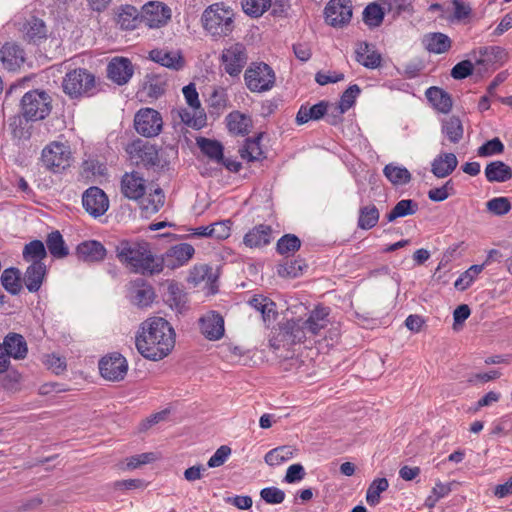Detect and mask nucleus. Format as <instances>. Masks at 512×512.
<instances>
[{"label": "nucleus", "instance_id": "nucleus-25", "mask_svg": "<svg viewBox=\"0 0 512 512\" xmlns=\"http://www.w3.org/2000/svg\"><path fill=\"white\" fill-rule=\"evenodd\" d=\"M271 240V226L259 224L245 234L243 243L249 248H259L270 244Z\"/></svg>", "mask_w": 512, "mask_h": 512}, {"label": "nucleus", "instance_id": "nucleus-46", "mask_svg": "<svg viewBox=\"0 0 512 512\" xmlns=\"http://www.w3.org/2000/svg\"><path fill=\"white\" fill-rule=\"evenodd\" d=\"M380 217L378 208L371 204L363 206L359 210L358 227L363 230H369L376 226Z\"/></svg>", "mask_w": 512, "mask_h": 512}, {"label": "nucleus", "instance_id": "nucleus-16", "mask_svg": "<svg viewBox=\"0 0 512 512\" xmlns=\"http://www.w3.org/2000/svg\"><path fill=\"white\" fill-rule=\"evenodd\" d=\"M330 309L324 306H317L309 312L308 317L303 320L305 329L308 334L316 336L322 329H325L329 324Z\"/></svg>", "mask_w": 512, "mask_h": 512}, {"label": "nucleus", "instance_id": "nucleus-15", "mask_svg": "<svg viewBox=\"0 0 512 512\" xmlns=\"http://www.w3.org/2000/svg\"><path fill=\"white\" fill-rule=\"evenodd\" d=\"M128 294L131 302L139 307L149 306L155 297L152 287L143 279L131 281L128 284Z\"/></svg>", "mask_w": 512, "mask_h": 512}, {"label": "nucleus", "instance_id": "nucleus-56", "mask_svg": "<svg viewBox=\"0 0 512 512\" xmlns=\"http://www.w3.org/2000/svg\"><path fill=\"white\" fill-rule=\"evenodd\" d=\"M389 487L386 478H377L372 481L366 492V501L370 506H376L380 502V494Z\"/></svg>", "mask_w": 512, "mask_h": 512}, {"label": "nucleus", "instance_id": "nucleus-52", "mask_svg": "<svg viewBox=\"0 0 512 512\" xmlns=\"http://www.w3.org/2000/svg\"><path fill=\"white\" fill-rule=\"evenodd\" d=\"M385 9L376 2L368 4L363 11V21L370 28L379 27L384 19Z\"/></svg>", "mask_w": 512, "mask_h": 512}, {"label": "nucleus", "instance_id": "nucleus-62", "mask_svg": "<svg viewBox=\"0 0 512 512\" xmlns=\"http://www.w3.org/2000/svg\"><path fill=\"white\" fill-rule=\"evenodd\" d=\"M3 375L0 377V386L4 390L7 391H16L18 390L22 375L14 369H9L2 373Z\"/></svg>", "mask_w": 512, "mask_h": 512}, {"label": "nucleus", "instance_id": "nucleus-17", "mask_svg": "<svg viewBox=\"0 0 512 512\" xmlns=\"http://www.w3.org/2000/svg\"><path fill=\"white\" fill-rule=\"evenodd\" d=\"M121 192L128 199L138 200L145 194V180L137 172L126 173L121 180Z\"/></svg>", "mask_w": 512, "mask_h": 512}, {"label": "nucleus", "instance_id": "nucleus-48", "mask_svg": "<svg viewBox=\"0 0 512 512\" xmlns=\"http://www.w3.org/2000/svg\"><path fill=\"white\" fill-rule=\"evenodd\" d=\"M296 451L297 449L290 445L279 446L270 450L264 459L268 465L275 466L291 459Z\"/></svg>", "mask_w": 512, "mask_h": 512}, {"label": "nucleus", "instance_id": "nucleus-64", "mask_svg": "<svg viewBox=\"0 0 512 512\" xmlns=\"http://www.w3.org/2000/svg\"><path fill=\"white\" fill-rule=\"evenodd\" d=\"M454 194V183L452 179H449L443 186L429 190L428 198L434 202H442L446 200L449 196Z\"/></svg>", "mask_w": 512, "mask_h": 512}, {"label": "nucleus", "instance_id": "nucleus-26", "mask_svg": "<svg viewBox=\"0 0 512 512\" xmlns=\"http://www.w3.org/2000/svg\"><path fill=\"white\" fill-rule=\"evenodd\" d=\"M47 267L44 262L30 263L27 267L23 282L29 292H37L44 281Z\"/></svg>", "mask_w": 512, "mask_h": 512}, {"label": "nucleus", "instance_id": "nucleus-63", "mask_svg": "<svg viewBox=\"0 0 512 512\" xmlns=\"http://www.w3.org/2000/svg\"><path fill=\"white\" fill-rule=\"evenodd\" d=\"M451 2L454 7V12L447 18L450 22H465L470 18L472 8L469 4L461 0H452Z\"/></svg>", "mask_w": 512, "mask_h": 512}, {"label": "nucleus", "instance_id": "nucleus-8", "mask_svg": "<svg viewBox=\"0 0 512 512\" xmlns=\"http://www.w3.org/2000/svg\"><path fill=\"white\" fill-rule=\"evenodd\" d=\"M194 254L195 248L189 243H178L170 246L162 254V271L164 268L173 271L187 265Z\"/></svg>", "mask_w": 512, "mask_h": 512}, {"label": "nucleus", "instance_id": "nucleus-4", "mask_svg": "<svg viewBox=\"0 0 512 512\" xmlns=\"http://www.w3.org/2000/svg\"><path fill=\"white\" fill-rule=\"evenodd\" d=\"M51 96L43 90H31L21 99V112L29 121H38L46 118L52 109Z\"/></svg>", "mask_w": 512, "mask_h": 512}, {"label": "nucleus", "instance_id": "nucleus-44", "mask_svg": "<svg viewBox=\"0 0 512 512\" xmlns=\"http://www.w3.org/2000/svg\"><path fill=\"white\" fill-rule=\"evenodd\" d=\"M141 100L151 101L156 100L160 96V80L156 74H148L142 88L138 92Z\"/></svg>", "mask_w": 512, "mask_h": 512}, {"label": "nucleus", "instance_id": "nucleus-58", "mask_svg": "<svg viewBox=\"0 0 512 512\" xmlns=\"http://www.w3.org/2000/svg\"><path fill=\"white\" fill-rule=\"evenodd\" d=\"M484 264L472 265L455 281L454 286L457 290L464 291L470 287L475 278L482 272Z\"/></svg>", "mask_w": 512, "mask_h": 512}, {"label": "nucleus", "instance_id": "nucleus-53", "mask_svg": "<svg viewBox=\"0 0 512 512\" xmlns=\"http://www.w3.org/2000/svg\"><path fill=\"white\" fill-rule=\"evenodd\" d=\"M301 247V240L295 234L283 235L276 244V251L280 255L289 256L297 252Z\"/></svg>", "mask_w": 512, "mask_h": 512}, {"label": "nucleus", "instance_id": "nucleus-50", "mask_svg": "<svg viewBox=\"0 0 512 512\" xmlns=\"http://www.w3.org/2000/svg\"><path fill=\"white\" fill-rule=\"evenodd\" d=\"M1 283L7 292L17 295L22 288L19 269L13 267L5 269L1 275Z\"/></svg>", "mask_w": 512, "mask_h": 512}, {"label": "nucleus", "instance_id": "nucleus-24", "mask_svg": "<svg viewBox=\"0 0 512 512\" xmlns=\"http://www.w3.org/2000/svg\"><path fill=\"white\" fill-rule=\"evenodd\" d=\"M76 254L84 262H99L106 256V249L96 240H88L77 246Z\"/></svg>", "mask_w": 512, "mask_h": 512}, {"label": "nucleus", "instance_id": "nucleus-11", "mask_svg": "<svg viewBox=\"0 0 512 512\" xmlns=\"http://www.w3.org/2000/svg\"><path fill=\"white\" fill-rule=\"evenodd\" d=\"M99 370L106 380L121 381L127 374L128 364L121 354L114 353L99 362Z\"/></svg>", "mask_w": 512, "mask_h": 512}, {"label": "nucleus", "instance_id": "nucleus-31", "mask_svg": "<svg viewBox=\"0 0 512 512\" xmlns=\"http://www.w3.org/2000/svg\"><path fill=\"white\" fill-rule=\"evenodd\" d=\"M355 59L358 63L369 69L378 68L381 64V55L371 50V45L367 42H359L355 50Z\"/></svg>", "mask_w": 512, "mask_h": 512}, {"label": "nucleus", "instance_id": "nucleus-39", "mask_svg": "<svg viewBox=\"0 0 512 512\" xmlns=\"http://www.w3.org/2000/svg\"><path fill=\"white\" fill-rule=\"evenodd\" d=\"M186 280L188 283L195 286L204 280L213 284L217 280V275L213 273L212 267L208 264H197L190 269Z\"/></svg>", "mask_w": 512, "mask_h": 512}, {"label": "nucleus", "instance_id": "nucleus-34", "mask_svg": "<svg viewBox=\"0 0 512 512\" xmlns=\"http://www.w3.org/2000/svg\"><path fill=\"white\" fill-rule=\"evenodd\" d=\"M485 177L488 182H506L512 178V169L503 161H492L485 167Z\"/></svg>", "mask_w": 512, "mask_h": 512}, {"label": "nucleus", "instance_id": "nucleus-2", "mask_svg": "<svg viewBox=\"0 0 512 512\" xmlns=\"http://www.w3.org/2000/svg\"><path fill=\"white\" fill-rule=\"evenodd\" d=\"M201 22L204 30L214 40H218L234 31L235 14L233 9L224 3H214L203 11Z\"/></svg>", "mask_w": 512, "mask_h": 512}, {"label": "nucleus", "instance_id": "nucleus-43", "mask_svg": "<svg viewBox=\"0 0 512 512\" xmlns=\"http://www.w3.org/2000/svg\"><path fill=\"white\" fill-rule=\"evenodd\" d=\"M46 245L50 254L58 259H62L69 254L68 247L59 231H53L48 234Z\"/></svg>", "mask_w": 512, "mask_h": 512}, {"label": "nucleus", "instance_id": "nucleus-57", "mask_svg": "<svg viewBox=\"0 0 512 512\" xmlns=\"http://www.w3.org/2000/svg\"><path fill=\"white\" fill-rule=\"evenodd\" d=\"M242 9L250 17L262 16L271 6V0H242Z\"/></svg>", "mask_w": 512, "mask_h": 512}, {"label": "nucleus", "instance_id": "nucleus-51", "mask_svg": "<svg viewBox=\"0 0 512 512\" xmlns=\"http://www.w3.org/2000/svg\"><path fill=\"white\" fill-rule=\"evenodd\" d=\"M260 139L261 134L255 138H247L245 140L244 146L239 150L242 159L258 161L264 157L263 151L260 147Z\"/></svg>", "mask_w": 512, "mask_h": 512}, {"label": "nucleus", "instance_id": "nucleus-32", "mask_svg": "<svg viewBox=\"0 0 512 512\" xmlns=\"http://www.w3.org/2000/svg\"><path fill=\"white\" fill-rule=\"evenodd\" d=\"M248 304L261 313L264 322H271L275 320L278 315L276 304L266 296L260 294L254 295L248 301Z\"/></svg>", "mask_w": 512, "mask_h": 512}, {"label": "nucleus", "instance_id": "nucleus-54", "mask_svg": "<svg viewBox=\"0 0 512 512\" xmlns=\"http://www.w3.org/2000/svg\"><path fill=\"white\" fill-rule=\"evenodd\" d=\"M160 195V188L157 187L153 189V192L149 195H143L139 200V207L141 210V216L144 218H150L158 211V202L159 200H155V196L158 197Z\"/></svg>", "mask_w": 512, "mask_h": 512}, {"label": "nucleus", "instance_id": "nucleus-41", "mask_svg": "<svg viewBox=\"0 0 512 512\" xmlns=\"http://www.w3.org/2000/svg\"><path fill=\"white\" fill-rule=\"evenodd\" d=\"M22 256L27 263L43 262L47 257L44 243L40 240L29 242L24 246Z\"/></svg>", "mask_w": 512, "mask_h": 512}, {"label": "nucleus", "instance_id": "nucleus-30", "mask_svg": "<svg viewBox=\"0 0 512 512\" xmlns=\"http://www.w3.org/2000/svg\"><path fill=\"white\" fill-rule=\"evenodd\" d=\"M428 101L441 113L447 114L452 109V98L448 92L442 88L432 86L425 92Z\"/></svg>", "mask_w": 512, "mask_h": 512}, {"label": "nucleus", "instance_id": "nucleus-21", "mask_svg": "<svg viewBox=\"0 0 512 512\" xmlns=\"http://www.w3.org/2000/svg\"><path fill=\"white\" fill-rule=\"evenodd\" d=\"M130 154L136 153L137 164L141 163L145 167H154L159 161L158 149L155 145L149 142L142 143L141 141L133 143L129 150Z\"/></svg>", "mask_w": 512, "mask_h": 512}, {"label": "nucleus", "instance_id": "nucleus-22", "mask_svg": "<svg viewBox=\"0 0 512 512\" xmlns=\"http://www.w3.org/2000/svg\"><path fill=\"white\" fill-rule=\"evenodd\" d=\"M0 53L3 66L9 71L17 70L25 62L24 50L17 44L6 43Z\"/></svg>", "mask_w": 512, "mask_h": 512}, {"label": "nucleus", "instance_id": "nucleus-3", "mask_svg": "<svg viewBox=\"0 0 512 512\" xmlns=\"http://www.w3.org/2000/svg\"><path fill=\"white\" fill-rule=\"evenodd\" d=\"M159 327L160 318L158 317H151L141 324L135 344L138 352L144 358L157 360L160 353V341L157 336Z\"/></svg>", "mask_w": 512, "mask_h": 512}, {"label": "nucleus", "instance_id": "nucleus-45", "mask_svg": "<svg viewBox=\"0 0 512 512\" xmlns=\"http://www.w3.org/2000/svg\"><path fill=\"white\" fill-rule=\"evenodd\" d=\"M383 173L393 185H404L410 182L411 173L405 168L393 163L387 164Z\"/></svg>", "mask_w": 512, "mask_h": 512}, {"label": "nucleus", "instance_id": "nucleus-1", "mask_svg": "<svg viewBox=\"0 0 512 512\" xmlns=\"http://www.w3.org/2000/svg\"><path fill=\"white\" fill-rule=\"evenodd\" d=\"M119 262L132 273L153 274L156 266L151 245L144 239H122L115 245Z\"/></svg>", "mask_w": 512, "mask_h": 512}, {"label": "nucleus", "instance_id": "nucleus-9", "mask_svg": "<svg viewBox=\"0 0 512 512\" xmlns=\"http://www.w3.org/2000/svg\"><path fill=\"white\" fill-rule=\"evenodd\" d=\"M325 21L334 28L348 25L352 18V5L350 0H330L324 9Z\"/></svg>", "mask_w": 512, "mask_h": 512}, {"label": "nucleus", "instance_id": "nucleus-19", "mask_svg": "<svg viewBox=\"0 0 512 512\" xmlns=\"http://www.w3.org/2000/svg\"><path fill=\"white\" fill-rule=\"evenodd\" d=\"M202 334L209 340H219L224 335V319L216 312H212L200 319Z\"/></svg>", "mask_w": 512, "mask_h": 512}, {"label": "nucleus", "instance_id": "nucleus-10", "mask_svg": "<svg viewBox=\"0 0 512 512\" xmlns=\"http://www.w3.org/2000/svg\"><path fill=\"white\" fill-rule=\"evenodd\" d=\"M247 59L246 48L241 43H235L224 49L221 54L224 70L231 77H236L241 73L247 63Z\"/></svg>", "mask_w": 512, "mask_h": 512}, {"label": "nucleus", "instance_id": "nucleus-49", "mask_svg": "<svg viewBox=\"0 0 512 512\" xmlns=\"http://www.w3.org/2000/svg\"><path fill=\"white\" fill-rule=\"evenodd\" d=\"M306 268L307 264L305 260L298 258L286 260L282 264H279L277 272L281 277L297 278L303 274Z\"/></svg>", "mask_w": 512, "mask_h": 512}, {"label": "nucleus", "instance_id": "nucleus-12", "mask_svg": "<svg viewBox=\"0 0 512 512\" xmlns=\"http://www.w3.org/2000/svg\"><path fill=\"white\" fill-rule=\"evenodd\" d=\"M136 131L144 137H154L160 133V116L158 111L145 108L138 111L134 118Z\"/></svg>", "mask_w": 512, "mask_h": 512}, {"label": "nucleus", "instance_id": "nucleus-5", "mask_svg": "<svg viewBox=\"0 0 512 512\" xmlns=\"http://www.w3.org/2000/svg\"><path fill=\"white\" fill-rule=\"evenodd\" d=\"M73 161L70 146L67 143L53 141L46 145L41 153L43 166L53 173H61L69 168Z\"/></svg>", "mask_w": 512, "mask_h": 512}, {"label": "nucleus", "instance_id": "nucleus-18", "mask_svg": "<svg viewBox=\"0 0 512 512\" xmlns=\"http://www.w3.org/2000/svg\"><path fill=\"white\" fill-rule=\"evenodd\" d=\"M167 293L164 302L178 314H182L187 310V293L184 291L183 286L174 281H167Z\"/></svg>", "mask_w": 512, "mask_h": 512}, {"label": "nucleus", "instance_id": "nucleus-42", "mask_svg": "<svg viewBox=\"0 0 512 512\" xmlns=\"http://www.w3.org/2000/svg\"><path fill=\"white\" fill-rule=\"evenodd\" d=\"M229 105L227 90L223 87L214 88L208 98V106L211 114L219 116Z\"/></svg>", "mask_w": 512, "mask_h": 512}, {"label": "nucleus", "instance_id": "nucleus-40", "mask_svg": "<svg viewBox=\"0 0 512 512\" xmlns=\"http://www.w3.org/2000/svg\"><path fill=\"white\" fill-rule=\"evenodd\" d=\"M160 2L150 1L142 6L140 13L141 23L149 28L160 26Z\"/></svg>", "mask_w": 512, "mask_h": 512}, {"label": "nucleus", "instance_id": "nucleus-29", "mask_svg": "<svg viewBox=\"0 0 512 512\" xmlns=\"http://www.w3.org/2000/svg\"><path fill=\"white\" fill-rule=\"evenodd\" d=\"M458 160L454 153H441L431 163V172L437 178L449 176L457 167Z\"/></svg>", "mask_w": 512, "mask_h": 512}, {"label": "nucleus", "instance_id": "nucleus-59", "mask_svg": "<svg viewBox=\"0 0 512 512\" xmlns=\"http://www.w3.org/2000/svg\"><path fill=\"white\" fill-rule=\"evenodd\" d=\"M185 59L180 50L166 51L162 54V67L179 71L185 66Z\"/></svg>", "mask_w": 512, "mask_h": 512}, {"label": "nucleus", "instance_id": "nucleus-23", "mask_svg": "<svg viewBox=\"0 0 512 512\" xmlns=\"http://www.w3.org/2000/svg\"><path fill=\"white\" fill-rule=\"evenodd\" d=\"M226 124L229 132L237 136H246L253 127L252 118L240 111L230 112L226 118Z\"/></svg>", "mask_w": 512, "mask_h": 512}, {"label": "nucleus", "instance_id": "nucleus-27", "mask_svg": "<svg viewBox=\"0 0 512 512\" xmlns=\"http://www.w3.org/2000/svg\"><path fill=\"white\" fill-rule=\"evenodd\" d=\"M280 333L284 340L291 343H301L308 335L303 319H291L280 325Z\"/></svg>", "mask_w": 512, "mask_h": 512}, {"label": "nucleus", "instance_id": "nucleus-33", "mask_svg": "<svg viewBox=\"0 0 512 512\" xmlns=\"http://www.w3.org/2000/svg\"><path fill=\"white\" fill-rule=\"evenodd\" d=\"M473 54L476 65L483 66L487 69L489 66L502 59L505 51L499 46H488L480 47L477 51H474Z\"/></svg>", "mask_w": 512, "mask_h": 512}, {"label": "nucleus", "instance_id": "nucleus-35", "mask_svg": "<svg viewBox=\"0 0 512 512\" xmlns=\"http://www.w3.org/2000/svg\"><path fill=\"white\" fill-rule=\"evenodd\" d=\"M328 102L320 101L317 104L308 107L302 105L296 115V123L303 125L310 120H320L327 113Z\"/></svg>", "mask_w": 512, "mask_h": 512}, {"label": "nucleus", "instance_id": "nucleus-38", "mask_svg": "<svg viewBox=\"0 0 512 512\" xmlns=\"http://www.w3.org/2000/svg\"><path fill=\"white\" fill-rule=\"evenodd\" d=\"M442 133L447 137L451 143H459L463 138V125L458 116H451L442 121Z\"/></svg>", "mask_w": 512, "mask_h": 512}, {"label": "nucleus", "instance_id": "nucleus-47", "mask_svg": "<svg viewBox=\"0 0 512 512\" xmlns=\"http://www.w3.org/2000/svg\"><path fill=\"white\" fill-rule=\"evenodd\" d=\"M197 145L201 152L212 160L218 162L223 159V145L217 141L204 137L197 139Z\"/></svg>", "mask_w": 512, "mask_h": 512}, {"label": "nucleus", "instance_id": "nucleus-60", "mask_svg": "<svg viewBox=\"0 0 512 512\" xmlns=\"http://www.w3.org/2000/svg\"><path fill=\"white\" fill-rule=\"evenodd\" d=\"M360 92L361 89L357 84L350 85L341 95L340 101L338 103V113H345L348 111L355 104L356 98Z\"/></svg>", "mask_w": 512, "mask_h": 512}, {"label": "nucleus", "instance_id": "nucleus-36", "mask_svg": "<svg viewBox=\"0 0 512 512\" xmlns=\"http://www.w3.org/2000/svg\"><path fill=\"white\" fill-rule=\"evenodd\" d=\"M117 23L123 30H134L142 24L140 13L132 5H123L119 9Z\"/></svg>", "mask_w": 512, "mask_h": 512}, {"label": "nucleus", "instance_id": "nucleus-55", "mask_svg": "<svg viewBox=\"0 0 512 512\" xmlns=\"http://www.w3.org/2000/svg\"><path fill=\"white\" fill-rule=\"evenodd\" d=\"M176 333L171 323L162 317V359L175 347Z\"/></svg>", "mask_w": 512, "mask_h": 512}, {"label": "nucleus", "instance_id": "nucleus-6", "mask_svg": "<svg viewBox=\"0 0 512 512\" xmlns=\"http://www.w3.org/2000/svg\"><path fill=\"white\" fill-rule=\"evenodd\" d=\"M273 69L264 62H253L244 73L247 88L254 93L269 91L275 84Z\"/></svg>", "mask_w": 512, "mask_h": 512}, {"label": "nucleus", "instance_id": "nucleus-14", "mask_svg": "<svg viewBox=\"0 0 512 512\" xmlns=\"http://www.w3.org/2000/svg\"><path fill=\"white\" fill-rule=\"evenodd\" d=\"M134 73L132 62L128 58L115 57L107 67V74L109 79L118 85L126 84Z\"/></svg>", "mask_w": 512, "mask_h": 512}, {"label": "nucleus", "instance_id": "nucleus-13", "mask_svg": "<svg viewBox=\"0 0 512 512\" xmlns=\"http://www.w3.org/2000/svg\"><path fill=\"white\" fill-rule=\"evenodd\" d=\"M83 207L93 217L103 215L109 207V200L106 194L99 187L88 188L82 196Z\"/></svg>", "mask_w": 512, "mask_h": 512}, {"label": "nucleus", "instance_id": "nucleus-28", "mask_svg": "<svg viewBox=\"0 0 512 512\" xmlns=\"http://www.w3.org/2000/svg\"><path fill=\"white\" fill-rule=\"evenodd\" d=\"M424 48L434 54H443L450 50L452 41L448 35L441 32H430L423 36Z\"/></svg>", "mask_w": 512, "mask_h": 512}, {"label": "nucleus", "instance_id": "nucleus-61", "mask_svg": "<svg viewBox=\"0 0 512 512\" xmlns=\"http://www.w3.org/2000/svg\"><path fill=\"white\" fill-rule=\"evenodd\" d=\"M486 208L496 216H503L510 212L512 205L507 197H495L486 203Z\"/></svg>", "mask_w": 512, "mask_h": 512}, {"label": "nucleus", "instance_id": "nucleus-20", "mask_svg": "<svg viewBox=\"0 0 512 512\" xmlns=\"http://www.w3.org/2000/svg\"><path fill=\"white\" fill-rule=\"evenodd\" d=\"M8 355L15 360H23L28 354V345L25 338L18 333L10 332L1 343Z\"/></svg>", "mask_w": 512, "mask_h": 512}, {"label": "nucleus", "instance_id": "nucleus-7", "mask_svg": "<svg viewBox=\"0 0 512 512\" xmlns=\"http://www.w3.org/2000/svg\"><path fill=\"white\" fill-rule=\"evenodd\" d=\"M94 85V75L82 68L68 72L62 82L64 92L72 98L87 94Z\"/></svg>", "mask_w": 512, "mask_h": 512}, {"label": "nucleus", "instance_id": "nucleus-37", "mask_svg": "<svg viewBox=\"0 0 512 512\" xmlns=\"http://www.w3.org/2000/svg\"><path fill=\"white\" fill-rule=\"evenodd\" d=\"M20 31L23 33V38L28 42L36 43L38 40L46 37L45 23L35 17L27 20L20 28Z\"/></svg>", "mask_w": 512, "mask_h": 512}]
</instances>
